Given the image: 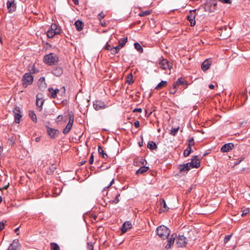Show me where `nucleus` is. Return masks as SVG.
<instances>
[{"instance_id":"f257e3e1","label":"nucleus","mask_w":250,"mask_h":250,"mask_svg":"<svg viewBox=\"0 0 250 250\" xmlns=\"http://www.w3.org/2000/svg\"><path fill=\"white\" fill-rule=\"evenodd\" d=\"M43 60L45 63L49 65H52L58 62L59 58L55 54L51 53L45 55L43 57Z\"/></svg>"},{"instance_id":"f03ea898","label":"nucleus","mask_w":250,"mask_h":250,"mask_svg":"<svg viewBox=\"0 0 250 250\" xmlns=\"http://www.w3.org/2000/svg\"><path fill=\"white\" fill-rule=\"evenodd\" d=\"M157 235L162 239L167 238L170 234V230L165 226H160L156 229Z\"/></svg>"},{"instance_id":"7ed1b4c3","label":"nucleus","mask_w":250,"mask_h":250,"mask_svg":"<svg viewBox=\"0 0 250 250\" xmlns=\"http://www.w3.org/2000/svg\"><path fill=\"white\" fill-rule=\"evenodd\" d=\"M33 76L30 73L24 74L22 79L23 86L27 87L28 85L31 84L33 83Z\"/></svg>"},{"instance_id":"20e7f679","label":"nucleus","mask_w":250,"mask_h":250,"mask_svg":"<svg viewBox=\"0 0 250 250\" xmlns=\"http://www.w3.org/2000/svg\"><path fill=\"white\" fill-rule=\"evenodd\" d=\"M159 64L160 67L163 69L166 70L169 69L170 70L173 66V64L171 62H169L166 59H163L159 61Z\"/></svg>"},{"instance_id":"39448f33","label":"nucleus","mask_w":250,"mask_h":250,"mask_svg":"<svg viewBox=\"0 0 250 250\" xmlns=\"http://www.w3.org/2000/svg\"><path fill=\"white\" fill-rule=\"evenodd\" d=\"M73 122H74L73 116L72 115H69V122H68L67 125H66V127L62 130V133L64 134H67L69 132V131H70V130L71 129V128L72 127Z\"/></svg>"},{"instance_id":"423d86ee","label":"nucleus","mask_w":250,"mask_h":250,"mask_svg":"<svg viewBox=\"0 0 250 250\" xmlns=\"http://www.w3.org/2000/svg\"><path fill=\"white\" fill-rule=\"evenodd\" d=\"M176 244L179 247H184L187 244V240L184 235H179L177 239Z\"/></svg>"},{"instance_id":"0eeeda50","label":"nucleus","mask_w":250,"mask_h":250,"mask_svg":"<svg viewBox=\"0 0 250 250\" xmlns=\"http://www.w3.org/2000/svg\"><path fill=\"white\" fill-rule=\"evenodd\" d=\"M205 11L209 13L214 12L215 9L213 7L210 0H206V2L203 5Z\"/></svg>"},{"instance_id":"6e6552de","label":"nucleus","mask_w":250,"mask_h":250,"mask_svg":"<svg viewBox=\"0 0 250 250\" xmlns=\"http://www.w3.org/2000/svg\"><path fill=\"white\" fill-rule=\"evenodd\" d=\"M13 112L14 113L15 122L16 123H20L22 117L20 108L16 107L13 110Z\"/></svg>"},{"instance_id":"1a4fd4ad","label":"nucleus","mask_w":250,"mask_h":250,"mask_svg":"<svg viewBox=\"0 0 250 250\" xmlns=\"http://www.w3.org/2000/svg\"><path fill=\"white\" fill-rule=\"evenodd\" d=\"M195 11L196 10L190 11V14L187 16V19L189 21L191 26H194L196 23V21L195 20Z\"/></svg>"},{"instance_id":"9d476101","label":"nucleus","mask_w":250,"mask_h":250,"mask_svg":"<svg viewBox=\"0 0 250 250\" xmlns=\"http://www.w3.org/2000/svg\"><path fill=\"white\" fill-rule=\"evenodd\" d=\"M93 106L96 110H99L102 109H104L107 107L104 102L101 101H95L93 103Z\"/></svg>"},{"instance_id":"9b49d317","label":"nucleus","mask_w":250,"mask_h":250,"mask_svg":"<svg viewBox=\"0 0 250 250\" xmlns=\"http://www.w3.org/2000/svg\"><path fill=\"white\" fill-rule=\"evenodd\" d=\"M212 60L210 59H207L204 61L201 64V69L203 71L208 70L211 64Z\"/></svg>"},{"instance_id":"f8f14e48","label":"nucleus","mask_w":250,"mask_h":250,"mask_svg":"<svg viewBox=\"0 0 250 250\" xmlns=\"http://www.w3.org/2000/svg\"><path fill=\"white\" fill-rule=\"evenodd\" d=\"M44 100L42 99L41 94H37L36 96V105L38 106L39 110L41 111L42 110V106Z\"/></svg>"},{"instance_id":"ddd939ff","label":"nucleus","mask_w":250,"mask_h":250,"mask_svg":"<svg viewBox=\"0 0 250 250\" xmlns=\"http://www.w3.org/2000/svg\"><path fill=\"white\" fill-rule=\"evenodd\" d=\"M38 84L40 89L41 91H44L47 86V84L45 81V78L44 77H41L40 78L38 82Z\"/></svg>"},{"instance_id":"4468645a","label":"nucleus","mask_w":250,"mask_h":250,"mask_svg":"<svg viewBox=\"0 0 250 250\" xmlns=\"http://www.w3.org/2000/svg\"><path fill=\"white\" fill-rule=\"evenodd\" d=\"M191 168H193L191 162L187 163L183 165H180L178 166V168L180 171H188Z\"/></svg>"},{"instance_id":"2eb2a0df","label":"nucleus","mask_w":250,"mask_h":250,"mask_svg":"<svg viewBox=\"0 0 250 250\" xmlns=\"http://www.w3.org/2000/svg\"><path fill=\"white\" fill-rule=\"evenodd\" d=\"M20 245L19 240L17 239L14 240L13 242L10 245L7 250H18L20 249Z\"/></svg>"},{"instance_id":"dca6fc26","label":"nucleus","mask_w":250,"mask_h":250,"mask_svg":"<svg viewBox=\"0 0 250 250\" xmlns=\"http://www.w3.org/2000/svg\"><path fill=\"white\" fill-rule=\"evenodd\" d=\"M234 147V145L232 143H228L224 145L221 148V150L223 152H227L231 150Z\"/></svg>"},{"instance_id":"f3484780","label":"nucleus","mask_w":250,"mask_h":250,"mask_svg":"<svg viewBox=\"0 0 250 250\" xmlns=\"http://www.w3.org/2000/svg\"><path fill=\"white\" fill-rule=\"evenodd\" d=\"M176 236V234H175L174 233H173L170 236V237L168 239L167 244L165 246V249L166 250H168V249H170L171 248V246L173 245V244H174Z\"/></svg>"},{"instance_id":"a211bd4d","label":"nucleus","mask_w":250,"mask_h":250,"mask_svg":"<svg viewBox=\"0 0 250 250\" xmlns=\"http://www.w3.org/2000/svg\"><path fill=\"white\" fill-rule=\"evenodd\" d=\"M190 162L193 168H198L200 166V161L197 156H194Z\"/></svg>"},{"instance_id":"6ab92c4d","label":"nucleus","mask_w":250,"mask_h":250,"mask_svg":"<svg viewBox=\"0 0 250 250\" xmlns=\"http://www.w3.org/2000/svg\"><path fill=\"white\" fill-rule=\"evenodd\" d=\"M131 227L132 224L129 221L125 222L122 226V231L123 233H125L127 232Z\"/></svg>"},{"instance_id":"aec40b11","label":"nucleus","mask_w":250,"mask_h":250,"mask_svg":"<svg viewBox=\"0 0 250 250\" xmlns=\"http://www.w3.org/2000/svg\"><path fill=\"white\" fill-rule=\"evenodd\" d=\"M52 73L57 77H59L63 73V70L61 67H56L53 68Z\"/></svg>"},{"instance_id":"412c9836","label":"nucleus","mask_w":250,"mask_h":250,"mask_svg":"<svg viewBox=\"0 0 250 250\" xmlns=\"http://www.w3.org/2000/svg\"><path fill=\"white\" fill-rule=\"evenodd\" d=\"M59 132L58 130L50 127H48L47 129V133L51 138H55L57 136Z\"/></svg>"},{"instance_id":"4be33fe9","label":"nucleus","mask_w":250,"mask_h":250,"mask_svg":"<svg viewBox=\"0 0 250 250\" xmlns=\"http://www.w3.org/2000/svg\"><path fill=\"white\" fill-rule=\"evenodd\" d=\"M49 30L57 34H59L61 32L60 27H58L57 25L55 23H52Z\"/></svg>"},{"instance_id":"5701e85b","label":"nucleus","mask_w":250,"mask_h":250,"mask_svg":"<svg viewBox=\"0 0 250 250\" xmlns=\"http://www.w3.org/2000/svg\"><path fill=\"white\" fill-rule=\"evenodd\" d=\"M159 204L160 206V209L163 211H167L168 210L169 208L167 207L166 202L164 199H161L159 200Z\"/></svg>"},{"instance_id":"b1692460","label":"nucleus","mask_w":250,"mask_h":250,"mask_svg":"<svg viewBox=\"0 0 250 250\" xmlns=\"http://www.w3.org/2000/svg\"><path fill=\"white\" fill-rule=\"evenodd\" d=\"M7 7L9 12H12L15 10L16 6L14 1H8L7 2Z\"/></svg>"},{"instance_id":"393cba45","label":"nucleus","mask_w":250,"mask_h":250,"mask_svg":"<svg viewBox=\"0 0 250 250\" xmlns=\"http://www.w3.org/2000/svg\"><path fill=\"white\" fill-rule=\"evenodd\" d=\"M48 91L50 94V97L51 98H55L57 96V94L59 92V90L57 88L54 89L52 87H49L48 88Z\"/></svg>"},{"instance_id":"a878e982","label":"nucleus","mask_w":250,"mask_h":250,"mask_svg":"<svg viewBox=\"0 0 250 250\" xmlns=\"http://www.w3.org/2000/svg\"><path fill=\"white\" fill-rule=\"evenodd\" d=\"M149 169L148 167H146L145 166L141 167L136 171V174L138 175L143 174L146 172Z\"/></svg>"},{"instance_id":"bb28decb","label":"nucleus","mask_w":250,"mask_h":250,"mask_svg":"<svg viewBox=\"0 0 250 250\" xmlns=\"http://www.w3.org/2000/svg\"><path fill=\"white\" fill-rule=\"evenodd\" d=\"M83 22L80 20H78L75 22V27L77 30L79 31H80L83 29Z\"/></svg>"},{"instance_id":"cd10ccee","label":"nucleus","mask_w":250,"mask_h":250,"mask_svg":"<svg viewBox=\"0 0 250 250\" xmlns=\"http://www.w3.org/2000/svg\"><path fill=\"white\" fill-rule=\"evenodd\" d=\"M115 197L114 200H111L109 201V202L112 204H116L118 203L120 201L119 197L120 196V193H119L118 191H116V194L115 195Z\"/></svg>"},{"instance_id":"c85d7f7f","label":"nucleus","mask_w":250,"mask_h":250,"mask_svg":"<svg viewBox=\"0 0 250 250\" xmlns=\"http://www.w3.org/2000/svg\"><path fill=\"white\" fill-rule=\"evenodd\" d=\"M167 82L166 81H162L160 83H159L156 86V89H160L162 88L165 87L167 86Z\"/></svg>"},{"instance_id":"c756f323","label":"nucleus","mask_w":250,"mask_h":250,"mask_svg":"<svg viewBox=\"0 0 250 250\" xmlns=\"http://www.w3.org/2000/svg\"><path fill=\"white\" fill-rule=\"evenodd\" d=\"M176 83L179 85H186V86H188V83L187 81H185L184 79L182 78H179L176 81Z\"/></svg>"},{"instance_id":"7c9ffc66","label":"nucleus","mask_w":250,"mask_h":250,"mask_svg":"<svg viewBox=\"0 0 250 250\" xmlns=\"http://www.w3.org/2000/svg\"><path fill=\"white\" fill-rule=\"evenodd\" d=\"M56 169V167L55 165L53 164L51 167L49 168V169L46 171L47 174L52 175L54 173L55 170Z\"/></svg>"},{"instance_id":"2f4dec72","label":"nucleus","mask_w":250,"mask_h":250,"mask_svg":"<svg viewBox=\"0 0 250 250\" xmlns=\"http://www.w3.org/2000/svg\"><path fill=\"white\" fill-rule=\"evenodd\" d=\"M29 116L33 122L34 123H36L37 122L36 115L34 111H30L29 112Z\"/></svg>"},{"instance_id":"473e14b6","label":"nucleus","mask_w":250,"mask_h":250,"mask_svg":"<svg viewBox=\"0 0 250 250\" xmlns=\"http://www.w3.org/2000/svg\"><path fill=\"white\" fill-rule=\"evenodd\" d=\"M147 147L150 150H154L157 148V145L154 142H150L147 144Z\"/></svg>"},{"instance_id":"72a5a7b5","label":"nucleus","mask_w":250,"mask_h":250,"mask_svg":"<svg viewBox=\"0 0 250 250\" xmlns=\"http://www.w3.org/2000/svg\"><path fill=\"white\" fill-rule=\"evenodd\" d=\"M127 41V38L125 37L122 38L119 40V44L121 47H124Z\"/></svg>"},{"instance_id":"f704fd0d","label":"nucleus","mask_w":250,"mask_h":250,"mask_svg":"<svg viewBox=\"0 0 250 250\" xmlns=\"http://www.w3.org/2000/svg\"><path fill=\"white\" fill-rule=\"evenodd\" d=\"M114 179H112V180L110 182V184L103 189V192L104 195H108V192L106 191V189L108 188H109L114 183Z\"/></svg>"},{"instance_id":"c9c22d12","label":"nucleus","mask_w":250,"mask_h":250,"mask_svg":"<svg viewBox=\"0 0 250 250\" xmlns=\"http://www.w3.org/2000/svg\"><path fill=\"white\" fill-rule=\"evenodd\" d=\"M135 48L140 53L143 52V49L141 45L138 42H135L134 44Z\"/></svg>"},{"instance_id":"e433bc0d","label":"nucleus","mask_w":250,"mask_h":250,"mask_svg":"<svg viewBox=\"0 0 250 250\" xmlns=\"http://www.w3.org/2000/svg\"><path fill=\"white\" fill-rule=\"evenodd\" d=\"M50 250H60V247L55 243H51L50 244Z\"/></svg>"},{"instance_id":"4c0bfd02","label":"nucleus","mask_w":250,"mask_h":250,"mask_svg":"<svg viewBox=\"0 0 250 250\" xmlns=\"http://www.w3.org/2000/svg\"><path fill=\"white\" fill-rule=\"evenodd\" d=\"M180 127L178 126L177 127L172 128L170 130V134L172 136H175L179 130Z\"/></svg>"},{"instance_id":"58836bf2","label":"nucleus","mask_w":250,"mask_h":250,"mask_svg":"<svg viewBox=\"0 0 250 250\" xmlns=\"http://www.w3.org/2000/svg\"><path fill=\"white\" fill-rule=\"evenodd\" d=\"M191 152V148L188 147L184 151V155L185 157H188Z\"/></svg>"},{"instance_id":"ea45409f","label":"nucleus","mask_w":250,"mask_h":250,"mask_svg":"<svg viewBox=\"0 0 250 250\" xmlns=\"http://www.w3.org/2000/svg\"><path fill=\"white\" fill-rule=\"evenodd\" d=\"M151 12L150 11H142L139 14V16L140 17H145L147 15H149L150 14Z\"/></svg>"},{"instance_id":"a19ab883","label":"nucleus","mask_w":250,"mask_h":250,"mask_svg":"<svg viewBox=\"0 0 250 250\" xmlns=\"http://www.w3.org/2000/svg\"><path fill=\"white\" fill-rule=\"evenodd\" d=\"M46 34L47 37L49 38H52L55 35H57V34H55V33H53L49 30L47 31Z\"/></svg>"},{"instance_id":"79ce46f5","label":"nucleus","mask_w":250,"mask_h":250,"mask_svg":"<svg viewBox=\"0 0 250 250\" xmlns=\"http://www.w3.org/2000/svg\"><path fill=\"white\" fill-rule=\"evenodd\" d=\"M188 146L189 147L191 148L192 146H193L194 145V139L193 138H190L188 140Z\"/></svg>"},{"instance_id":"37998d69","label":"nucleus","mask_w":250,"mask_h":250,"mask_svg":"<svg viewBox=\"0 0 250 250\" xmlns=\"http://www.w3.org/2000/svg\"><path fill=\"white\" fill-rule=\"evenodd\" d=\"M87 250H93L94 247L92 243V242H87Z\"/></svg>"},{"instance_id":"c03bdc74","label":"nucleus","mask_w":250,"mask_h":250,"mask_svg":"<svg viewBox=\"0 0 250 250\" xmlns=\"http://www.w3.org/2000/svg\"><path fill=\"white\" fill-rule=\"evenodd\" d=\"M232 234L227 235L225 237L224 239V243H225V244L227 243L230 240V239L231 238V237L232 236Z\"/></svg>"},{"instance_id":"a18cd8bd","label":"nucleus","mask_w":250,"mask_h":250,"mask_svg":"<svg viewBox=\"0 0 250 250\" xmlns=\"http://www.w3.org/2000/svg\"><path fill=\"white\" fill-rule=\"evenodd\" d=\"M213 7L215 9V11L217 9V2L215 0H210Z\"/></svg>"},{"instance_id":"49530a36","label":"nucleus","mask_w":250,"mask_h":250,"mask_svg":"<svg viewBox=\"0 0 250 250\" xmlns=\"http://www.w3.org/2000/svg\"><path fill=\"white\" fill-rule=\"evenodd\" d=\"M30 72L31 73H36L39 72V70L35 68V65H33L30 69Z\"/></svg>"},{"instance_id":"de8ad7c7","label":"nucleus","mask_w":250,"mask_h":250,"mask_svg":"<svg viewBox=\"0 0 250 250\" xmlns=\"http://www.w3.org/2000/svg\"><path fill=\"white\" fill-rule=\"evenodd\" d=\"M105 15L103 12H101L98 15V19L101 21L102 20L104 17Z\"/></svg>"},{"instance_id":"09e8293b","label":"nucleus","mask_w":250,"mask_h":250,"mask_svg":"<svg viewBox=\"0 0 250 250\" xmlns=\"http://www.w3.org/2000/svg\"><path fill=\"white\" fill-rule=\"evenodd\" d=\"M138 162L144 166L146 163V160L142 158H141L139 159V160H138Z\"/></svg>"},{"instance_id":"8fccbe9b","label":"nucleus","mask_w":250,"mask_h":250,"mask_svg":"<svg viewBox=\"0 0 250 250\" xmlns=\"http://www.w3.org/2000/svg\"><path fill=\"white\" fill-rule=\"evenodd\" d=\"M110 51L111 53L113 55H115L118 53L117 51V49H115L114 47H112Z\"/></svg>"},{"instance_id":"3c124183","label":"nucleus","mask_w":250,"mask_h":250,"mask_svg":"<svg viewBox=\"0 0 250 250\" xmlns=\"http://www.w3.org/2000/svg\"><path fill=\"white\" fill-rule=\"evenodd\" d=\"M249 209L248 208L245 209L244 210H243L241 215L242 216H244L248 214L249 213Z\"/></svg>"},{"instance_id":"603ef678","label":"nucleus","mask_w":250,"mask_h":250,"mask_svg":"<svg viewBox=\"0 0 250 250\" xmlns=\"http://www.w3.org/2000/svg\"><path fill=\"white\" fill-rule=\"evenodd\" d=\"M126 82L129 84H131L133 83V81L132 80V75L131 74V78H129V77L128 78V80H126Z\"/></svg>"},{"instance_id":"864d4df0","label":"nucleus","mask_w":250,"mask_h":250,"mask_svg":"<svg viewBox=\"0 0 250 250\" xmlns=\"http://www.w3.org/2000/svg\"><path fill=\"white\" fill-rule=\"evenodd\" d=\"M98 152L99 154H103L104 153L102 147L100 146H98Z\"/></svg>"},{"instance_id":"5fc2aeb1","label":"nucleus","mask_w":250,"mask_h":250,"mask_svg":"<svg viewBox=\"0 0 250 250\" xmlns=\"http://www.w3.org/2000/svg\"><path fill=\"white\" fill-rule=\"evenodd\" d=\"M223 3L230 4L231 3V0H218Z\"/></svg>"},{"instance_id":"6e6d98bb","label":"nucleus","mask_w":250,"mask_h":250,"mask_svg":"<svg viewBox=\"0 0 250 250\" xmlns=\"http://www.w3.org/2000/svg\"><path fill=\"white\" fill-rule=\"evenodd\" d=\"M94 162V156L93 153L91 154L90 159L89 160V163L90 164H92Z\"/></svg>"},{"instance_id":"4d7b16f0","label":"nucleus","mask_w":250,"mask_h":250,"mask_svg":"<svg viewBox=\"0 0 250 250\" xmlns=\"http://www.w3.org/2000/svg\"><path fill=\"white\" fill-rule=\"evenodd\" d=\"M63 119V117L61 115H59L56 119V122L59 123L62 121Z\"/></svg>"},{"instance_id":"13d9d810","label":"nucleus","mask_w":250,"mask_h":250,"mask_svg":"<svg viewBox=\"0 0 250 250\" xmlns=\"http://www.w3.org/2000/svg\"><path fill=\"white\" fill-rule=\"evenodd\" d=\"M111 48L112 47H111L110 45L108 43V42H107L104 46V48L107 50H110Z\"/></svg>"},{"instance_id":"bf43d9fd","label":"nucleus","mask_w":250,"mask_h":250,"mask_svg":"<svg viewBox=\"0 0 250 250\" xmlns=\"http://www.w3.org/2000/svg\"><path fill=\"white\" fill-rule=\"evenodd\" d=\"M142 111V109L141 108H135L133 110V112H141Z\"/></svg>"},{"instance_id":"052dcab7","label":"nucleus","mask_w":250,"mask_h":250,"mask_svg":"<svg viewBox=\"0 0 250 250\" xmlns=\"http://www.w3.org/2000/svg\"><path fill=\"white\" fill-rule=\"evenodd\" d=\"M4 227V223L2 222H0V231L2 230Z\"/></svg>"},{"instance_id":"680f3d73","label":"nucleus","mask_w":250,"mask_h":250,"mask_svg":"<svg viewBox=\"0 0 250 250\" xmlns=\"http://www.w3.org/2000/svg\"><path fill=\"white\" fill-rule=\"evenodd\" d=\"M134 125L136 128H138L140 126V123L138 121H136L134 122Z\"/></svg>"},{"instance_id":"e2e57ef3","label":"nucleus","mask_w":250,"mask_h":250,"mask_svg":"<svg viewBox=\"0 0 250 250\" xmlns=\"http://www.w3.org/2000/svg\"><path fill=\"white\" fill-rule=\"evenodd\" d=\"M133 164L135 166H139V164H138V159H134V161H133Z\"/></svg>"},{"instance_id":"0e129e2a","label":"nucleus","mask_w":250,"mask_h":250,"mask_svg":"<svg viewBox=\"0 0 250 250\" xmlns=\"http://www.w3.org/2000/svg\"><path fill=\"white\" fill-rule=\"evenodd\" d=\"M176 92V90L173 89V88H171L170 89V93L171 94H174Z\"/></svg>"},{"instance_id":"69168bd1","label":"nucleus","mask_w":250,"mask_h":250,"mask_svg":"<svg viewBox=\"0 0 250 250\" xmlns=\"http://www.w3.org/2000/svg\"><path fill=\"white\" fill-rule=\"evenodd\" d=\"M178 86V85L176 83V82H174L173 84V89H175L177 90V87Z\"/></svg>"},{"instance_id":"338daca9","label":"nucleus","mask_w":250,"mask_h":250,"mask_svg":"<svg viewBox=\"0 0 250 250\" xmlns=\"http://www.w3.org/2000/svg\"><path fill=\"white\" fill-rule=\"evenodd\" d=\"M101 21V24L103 27H105L106 26V24L104 21Z\"/></svg>"},{"instance_id":"774afa93","label":"nucleus","mask_w":250,"mask_h":250,"mask_svg":"<svg viewBox=\"0 0 250 250\" xmlns=\"http://www.w3.org/2000/svg\"><path fill=\"white\" fill-rule=\"evenodd\" d=\"M115 49H117V52H118L119 51V50H120V49L122 47H121V46H120V44H119L118 45L116 46V47H114Z\"/></svg>"}]
</instances>
